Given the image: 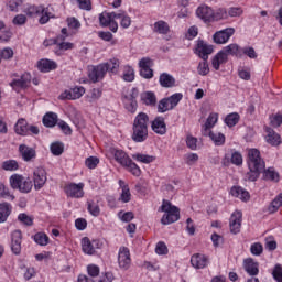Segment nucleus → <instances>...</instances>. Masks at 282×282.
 <instances>
[{"label":"nucleus","instance_id":"obj_1","mask_svg":"<svg viewBox=\"0 0 282 282\" xmlns=\"http://www.w3.org/2000/svg\"><path fill=\"white\" fill-rule=\"evenodd\" d=\"M247 163L249 172H247L245 180L248 182H257L262 173L264 180L279 182V173H276L272 167L265 170V161L261 159V152H259L258 149L249 150Z\"/></svg>","mask_w":282,"mask_h":282},{"label":"nucleus","instance_id":"obj_2","mask_svg":"<svg viewBox=\"0 0 282 282\" xmlns=\"http://www.w3.org/2000/svg\"><path fill=\"white\" fill-rule=\"evenodd\" d=\"M228 56H236V58H241V56H243L241 46H239L237 43H232L220 50L212 59V65L216 72H219L220 65L228 63Z\"/></svg>","mask_w":282,"mask_h":282},{"label":"nucleus","instance_id":"obj_3","mask_svg":"<svg viewBox=\"0 0 282 282\" xmlns=\"http://www.w3.org/2000/svg\"><path fill=\"white\" fill-rule=\"evenodd\" d=\"M132 140L133 142H144L149 138V115L140 112L132 127Z\"/></svg>","mask_w":282,"mask_h":282},{"label":"nucleus","instance_id":"obj_4","mask_svg":"<svg viewBox=\"0 0 282 282\" xmlns=\"http://www.w3.org/2000/svg\"><path fill=\"white\" fill-rule=\"evenodd\" d=\"M113 155L116 162L127 169L129 173L134 175V177H140L142 175V170H140V166H138V164H135L133 160L127 155V152L122 150H116Z\"/></svg>","mask_w":282,"mask_h":282},{"label":"nucleus","instance_id":"obj_5","mask_svg":"<svg viewBox=\"0 0 282 282\" xmlns=\"http://www.w3.org/2000/svg\"><path fill=\"white\" fill-rule=\"evenodd\" d=\"M162 213H165L161 218V224L163 226H169L180 221V207L174 206L171 202L163 199L161 206Z\"/></svg>","mask_w":282,"mask_h":282},{"label":"nucleus","instance_id":"obj_6","mask_svg":"<svg viewBox=\"0 0 282 282\" xmlns=\"http://www.w3.org/2000/svg\"><path fill=\"white\" fill-rule=\"evenodd\" d=\"M183 95L181 93H176L170 97L163 98L158 104V112L166 113V111H173L176 105H180V100H182Z\"/></svg>","mask_w":282,"mask_h":282},{"label":"nucleus","instance_id":"obj_7","mask_svg":"<svg viewBox=\"0 0 282 282\" xmlns=\"http://www.w3.org/2000/svg\"><path fill=\"white\" fill-rule=\"evenodd\" d=\"M25 14L26 17H40V14H42V17L39 20L41 25H45V23H47V21L52 19V13L50 12V9L44 8L43 6H31L26 8Z\"/></svg>","mask_w":282,"mask_h":282},{"label":"nucleus","instance_id":"obj_8","mask_svg":"<svg viewBox=\"0 0 282 282\" xmlns=\"http://www.w3.org/2000/svg\"><path fill=\"white\" fill-rule=\"evenodd\" d=\"M10 184L14 191H20V193H30L33 186L30 180H25L19 174H14L10 177Z\"/></svg>","mask_w":282,"mask_h":282},{"label":"nucleus","instance_id":"obj_9","mask_svg":"<svg viewBox=\"0 0 282 282\" xmlns=\"http://www.w3.org/2000/svg\"><path fill=\"white\" fill-rule=\"evenodd\" d=\"M47 183V171L43 166L36 167L33 172V184L35 191H41Z\"/></svg>","mask_w":282,"mask_h":282},{"label":"nucleus","instance_id":"obj_10","mask_svg":"<svg viewBox=\"0 0 282 282\" xmlns=\"http://www.w3.org/2000/svg\"><path fill=\"white\" fill-rule=\"evenodd\" d=\"M153 61L149 57H143L139 61L140 76L147 80H151L153 77V69H151Z\"/></svg>","mask_w":282,"mask_h":282},{"label":"nucleus","instance_id":"obj_11","mask_svg":"<svg viewBox=\"0 0 282 282\" xmlns=\"http://www.w3.org/2000/svg\"><path fill=\"white\" fill-rule=\"evenodd\" d=\"M84 95H85V87L77 86L62 93L59 95V100H78V98H83Z\"/></svg>","mask_w":282,"mask_h":282},{"label":"nucleus","instance_id":"obj_12","mask_svg":"<svg viewBox=\"0 0 282 282\" xmlns=\"http://www.w3.org/2000/svg\"><path fill=\"white\" fill-rule=\"evenodd\" d=\"M235 34V28H227L225 30L217 31L213 35V41L216 45H224L227 41H230V36Z\"/></svg>","mask_w":282,"mask_h":282},{"label":"nucleus","instance_id":"obj_13","mask_svg":"<svg viewBox=\"0 0 282 282\" xmlns=\"http://www.w3.org/2000/svg\"><path fill=\"white\" fill-rule=\"evenodd\" d=\"M135 98H138V89L135 88H132L130 94L123 97L126 109L130 113H135L138 109V101L135 100Z\"/></svg>","mask_w":282,"mask_h":282},{"label":"nucleus","instance_id":"obj_14","mask_svg":"<svg viewBox=\"0 0 282 282\" xmlns=\"http://www.w3.org/2000/svg\"><path fill=\"white\" fill-rule=\"evenodd\" d=\"M85 188L84 183H70L65 186V193L68 197H74L75 199H80V197H84L85 192L83 191Z\"/></svg>","mask_w":282,"mask_h":282},{"label":"nucleus","instance_id":"obj_15","mask_svg":"<svg viewBox=\"0 0 282 282\" xmlns=\"http://www.w3.org/2000/svg\"><path fill=\"white\" fill-rule=\"evenodd\" d=\"M242 218L243 214H241L239 210H236L231 214L229 219V228L232 235H239V232H241Z\"/></svg>","mask_w":282,"mask_h":282},{"label":"nucleus","instance_id":"obj_16","mask_svg":"<svg viewBox=\"0 0 282 282\" xmlns=\"http://www.w3.org/2000/svg\"><path fill=\"white\" fill-rule=\"evenodd\" d=\"M214 52L213 45L206 44L204 40H198L195 48V54L203 61H208V56Z\"/></svg>","mask_w":282,"mask_h":282},{"label":"nucleus","instance_id":"obj_17","mask_svg":"<svg viewBox=\"0 0 282 282\" xmlns=\"http://www.w3.org/2000/svg\"><path fill=\"white\" fill-rule=\"evenodd\" d=\"M118 263L121 270H129V268H131V253L129 252V248L121 247L119 249Z\"/></svg>","mask_w":282,"mask_h":282},{"label":"nucleus","instance_id":"obj_18","mask_svg":"<svg viewBox=\"0 0 282 282\" xmlns=\"http://www.w3.org/2000/svg\"><path fill=\"white\" fill-rule=\"evenodd\" d=\"M196 15L202 19L205 23H210L215 21V11L208 6H200L196 10Z\"/></svg>","mask_w":282,"mask_h":282},{"label":"nucleus","instance_id":"obj_19","mask_svg":"<svg viewBox=\"0 0 282 282\" xmlns=\"http://www.w3.org/2000/svg\"><path fill=\"white\" fill-rule=\"evenodd\" d=\"M107 66L105 64H99L93 67L91 72L88 74L89 78L94 83H98V80H102L105 75L107 74Z\"/></svg>","mask_w":282,"mask_h":282},{"label":"nucleus","instance_id":"obj_20","mask_svg":"<svg viewBox=\"0 0 282 282\" xmlns=\"http://www.w3.org/2000/svg\"><path fill=\"white\" fill-rule=\"evenodd\" d=\"M30 83H32V75L24 73L19 79H13L10 85L13 89H25L30 87Z\"/></svg>","mask_w":282,"mask_h":282},{"label":"nucleus","instance_id":"obj_21","mask_svg":"<svg viewBox=\"0 0 282 282\" xmlns=\"http://www.w3.org/2000/svg\"><path fill=\"white\" fill-rule=\"evenodd\" d=\"M23 241V235L21 230H14L11 234V250L13 254H21V242Z\"/></svg>","mask_w":282,"mask_h":282},{"label":"nucleus","instance_id":"obj_22","mask_svg":"<svg viewBox=\"0 0 282 282\" xmlns=\"http://www.w3.org/2000/svg\"><path fill=\"white\" fill-rule=\"evenodd\" d=\"M19 153L24 162H32L36 160V150L25 144L19 145Z\"/></svg>","mask_w":282,"mask_h":282},{"label":"nucleus","instance_id":"obj_23","mask_svg":"<svg viewBox=\"0 0 282 282\" xmlns=\"http://www.w3.org/2000/svg\"><path fill=\"white\" fill-rule=\"evenodd\" d=\"M230 162L236 166H241L243 164V156H241V153L239 152L226 154L225 158L223 159L224 166H229Z\"/></svg>","mask_w":282,"mask_h":282},{"label":"nucleus","instance_id":"obj_24","mask_svg":"<svg viewBox=\"0 0 282 282\" xmlns=\"http://www.w3.org/2000/svg\"><path fill=\"white\" fill-rule=\"evenodd\" d=\"M243 269L249 276H257L259 274V262H254L252 258H247L243 260Z\"/></svg>","mask_w":282,"mask_h":282},{"label":"nucleus","instance_id":"obj_25","mask_svg":"<svg viewBox=\"0 0 282 282\" xmlns=\"http://www.w3.org/2000/svg\"><path fill=\"white\" fill-rule=\"evenodd\" d=\"M191 263L193 268L202 270L203 268H206V265H208V257H206L205 254L196 253L192 256Z\"/></svg>","mask_w":282,"mask_h":282},{"label":"nucleus","instance_id":"obj_26","mask_svg":"<svg viewBox=\"0 0 282 282\" xmlns=\"http://www.w3.org/2000/svg\"><path fill=\"white\" fill-rule=\"evenodd\" d=\"M151 127L154 133H158L159 135H166V122H164V119L162 117H156L152 121Z\"/></svg>","mask_w":282,"mask_h":282},{"label":"nucleus","instance_id":"obj_27","mask_svg":"<svg viewBox=\"0 0 282 282\" xmlns=\"http://www.w3.org/2000/svg\"><path fill=\"white\" fill-rule=\"evenodd\" d=\"M232 197L241 199V202H248L250 199V193L243 189L241 186H234L230 189Z\"/></svg>","mask_w":282,"mask_h":282},{"label":"nucleus","instance_id":"obj_28","mask_svg":"<svg viewBox=\"0 0 282 282\" xmlns=\"http://www.w3.org/2000/svg\"><path fill=\"white\" fill-rule=\"evenodd\" d=\"M56 62L51 59H40L37 62V69L44 74H47V72H52L53 69H56Z\"/></svg>","mask_w":282,"mask_h":282},{"label":"nucleus","instance_id":"obj_29","mask_svg":"<svg viewBox=\"0 0 282 282\" xmlns=\"http://www.w3.org/2000/svg\"><path fill=\"white\" fill-rule=\"evenodd\" d=\"M159 83L161 87H165V89H171V87H175V79L172 75L167 73H163L160 75Z\"/></svg>","mask_w":282,"mask_h":282},{"label":"nucleus","instance_id":"obj_30","mask_svg":"<svg viewBox=\"0 0 282 282\" xmlns=\"http://www.w3.org/2000/svg\"><path fill=\"white\" fill-rule=\"evenodd\" d=\"M14 131L18 135H28L30 131V126L25 119H19L14 126Z\"/></svg>","mask_w":282,"mask_h":282},{"label":"nucleus","instance_id":"obj_31","mask_svg":"<svg viewBox=\"0 0 282 282\" xmlns=\"http://www.w3.org/2000/svg\"><path fill=\"white\" fill-rule=\"evenodd\" d=\"M115 19H120V25L123 28V30H127L131 28V17L127 14V11L120 10L118 13H116Z\"/></svg>","mask_w":282,"mask_h":282},{"label":"nucleus","instance_id":"obj_32","mask_svg":"<svg viewBox=\"0 0 282 282\" xmlns=\"http://www.w3.org/2000/svg\"><path fill=\"white\" fill-rule=\"evenodd\" d=\"M267 142L272 147H279V144L281 143V135L274 132V130H272L271 128H267Z\"/></svg>","mask_w":282,"mask_h":282},{"label":"nucleus","instance_id":"obj_33","mask_svg":"<svg viewBox=\"0 0 282 282\" xmlns=\"http://www.w3.org/2000/svg\"><path fill=\"white\" fill-rule=\"evenodd\" d=\"M42 122L44 127H47V128L56 127V123L58 122V115L54 112H47L43 117Z\"/></svg>","mask_w":282,"mask_h":282},{"label":"nucleus","instance_id":"obj_34","mask_svg":"<svg viewBox=\"0 0 282 282\" xmlns=\"http://www.w3.org/2000/svg\"><path fill=\"white\" fill-rule=\"evenodd\" d=\"M116 12H102L99 14V23L102 28H109V23L116 19Z\"/></svg>","mask_w":282,"mask_h":282},{"label":"nucleus","instance_id":"obj_35","mask_svg":"<svg viewBox=\"0 0 282 282\" xmlns=\"http://www.w3.org/2000/svg\"><path fill=\"white\" fill-rule=\"evenodd\" d=\"M10 213H12V206L8 203L0 204V224L8 221V217H10Z\"/></svg>","mask_w":282,"mask_h":282},{"label":"nucleus","instance_id":"obj_36","mask_svg":"<svg viewBox=\"0 0 282 282\" xmlns=\"http://www.w3.org/2000/svg\"><path fill=\"white\" fill-rule=\"evenodd\" d=\"M82 250L85 254H94V252H96L94 243H91V240L87 237L82 239Z\"/></svg>","mask_w":282,"mask_h":282},{"label":"nucleus","instance_id":"obj_37","mask_svg":"<svg viewBox=\"0 0 282 282\" xmlns=\"http://www.w3.org/2000/svg\"><path fill=\"white\" fill-rule=\"evenodd\" d=\"M209 138L213 140L216 147H221L226 143V135H224L221 132H209Z\"/></svg>","mask_w":282,"mask_h":282},{"label":"nucleus","instance_id":"obj_38","mask_svg":"<svg viewBox=\"0 0 282 282\" xmlns=\"http://www.w3.org/2000/svg\"><path fill=\"white\" fill-rule=\"evenodd\" d=\"M153 32H155L156 34H166L167 32H170L169 23L162 20L155 22Z\"/></svg>","mask_w":282,"mask_h":282},{"label":"nucleus","instance_id":"obj_39","mask_svg":"<svg viewBox=\"0 0 282 282\" xmlns=\"http://www.w3.org/2000/svg\"><path fill=\"white\" fill-rule=\"evenodd\" d=\"M67 50H74V43H72V42H61L55 47V54L57 56H62L63 52H67Z\"/></svg>","mask_w":282,"mask_h":282},{"label":"nucleus","instance_id":"obj_40","mask_svg":"<svg viewBox=\"0 0 282 282\" xmlns=\"http://www.w3.org/2000/svg\"><path fill=\"white\" fill-rule=\"evenodd\" d=\"M142 100L144 105H150L151 107H155V105H158V98L155 97V93L148 91L143 94Z\"/></svg>","mask_w":282,"mask_h":282},{"label":"nucleus","instance_id":"obj_41","mask_svg":"<svg viewBox=\"0 0 282 282\" xmlns=\"http://www.w3.org/2000/svg\"><path fill=\"white\" fill-rule=\"evenodd\" d=\"M133 160H137V162H142V164H151V162L155 161V156L148 155V154H133Z\"/></svg>","mask_w":282,"mask_h":282},{"label":"nucleus","instance_id":"obj_42","mask_svg":"<svg viewBox=\"0 0 282 282\" xmlns=\"http://www.w3.org/2000/svg\"><path fill=\"white\" fill-rule=\"evenodd\" d=\"M197 73L199 76H208L210 74V67L208 66V59H203L197 66Z\"/></svg>","mask_w":282,"mask_h":282},{"label":"nucleus","instance_id":"obj_43","mask_svg":"<svg viewBox=\"0 0 282 282\" xmlns=\"http://www.w3.org/2000/svg\"><path fill=\"white\" fill-rule=\"evenodd\" d=\"M33 239L37 246H47L50 243V237L43 232L35 234Z\"/></svg>","mask_w":282,"mask_h":282},{"label":"nucleus","instance_id":"obj_44","mask_svg":"<svg viewBox=\"0 0 282 282\" xmlns=\"http://www.w3.org/2000/svg\"><path fill=\"white\" fill-rule=\"evenodd\" d=\"M104 65L107 66V72H111V74H116L118 72V68L120 67V61H118L117 58H112L107 63H104Z\"/></svg>","mask_w":282,"mask_h":282},{"label":"nucleus","instance_id":"obj_45","mask_svg":"<svg viewBox=\"0 0 282 282\" xmlns=\"http://www.w3.org/2000/svg\"><path fill=\"white\" fill-rule=\"evenodd\" d=\"M282 206V193L279 194L270 204L269 206V213H276L279 210V207Z\"/></svg>","mask_w":282,"mask_h":282},{"label":"nucleus","instance_id":"obj_46","mask_svg":"<svg viewBox=\"0 0 282 282\" xmlns=\"http://www.w3.org/2000/svg\"><path fill=\"white\" fill-rule=\"evenodd\" d=\"M65 151V145L62 142H54L51 144V153L53 155H63Z\"/></svg>","mask_w":282,"mask_h":282},{"label":"nucleus","instance_id":"obj_47","mask_svg":"<svg viewBox=\"0 0 282 282\" xmlns=\"http://www.w3.org/2000/svg\"><path fill=\"white\" fill-rule=\"evenodd\" d=\"M239 122V113L232 112L225 118L227 127H235Z\"/></svg>","mask_w":282,"mask_h":282},{"label":"nucleus","instance_id":"obj_48","mask_svg":"<svg viewBox=\"0 0 282 282\" xmlns=\"http://www.w3.org/2000/svg\"><path fill=\"white\" fill-rule=\"evenodd\" d=\"M66 23L69 30H74L75 32H78V30H80V21H78V19L74 17L67 18Z\"/></svg>","mask_w":282,"mask_h":282},{"label":"nucleus","instance_id":"obj_49","mask_svg":"<svg viewBox=\"0 0 282 282\" xmlns=\"http://www.w3.org/2000/svg\"><path fill=\"white\" fill-rule=\"evenodd\" d=\"M3 171H17L19 169V163L14 160H8L2 163Z\"/></svg>","mask_w":282,"mask_h":282},{"label":"nucleus","instance_id":"obj_50","mask_svg":"<svg viewBox=\"0 0 282 282\" xmlns=\"http://www.w3.org/2000/svg\"><path fill=\"white\" fill-rule=\"evenodd\" d=\"M250 252L251 254H254V257H261V254H263V245L254 242L251 245Z\"/></svg>","mask_w":282,"mask_h":282},{"label":"nucleus","instance_id":"obj_51","mask_svg":"<svg viewBox=\"0 0 282 282\" xmlns=\"http://www.w3.org/2000/svg\"><path fill=\"white\" fill-rule=\"evenodd\" d=\"M185 164L188 166H193L197 160H199V155L197 153H187L184 155Z\"/></svg>","mask_w":282,"mask_h":282},{"label":"nucleus","instance_id":"obj_52","mask_svg":"<svg viewBox=\"0 0 282 282\" xmlns=\"http://www.w3.org/2000/svg\"><path fill=\"white\" fill-rule=\"evenodd\" d=\"M120 199L123 204H129V202H131V191L129 189V186H123Z\"/></svg>","mask_w":282,"mask_h":282},{"label":"nucleus","instance_id":"obj_53","mask_svg":"<svg viewBox=\"0 0 282 282\" xmlns=\"http://www.w3.org/2000/svg\"><path fill=\"white\" fill-rule=\"evenodd\" d=\"M98 164H100V159L96 156H89L85 161V165L87 166V169H96Z\"/></svg>","mask_w":282,"mask_h":282},{"label":"nucleus","instance_id":"obj_54","mask_svg":"<svg viewBox=\"0 0 282 282\" xmlns=\"http://www.w3.org/2000/svg\"><path fill=\"white\" fill-rule=\"evenodd\" d=\"M87 272H88L90 279H96V276H98L100 274V268H98V265H96V264H89L87 267Z\"/></svg>","mask_w":282,"mask_h":282},{"label":"nucleus","instance_id":"obj_55","mask_svg":"<svg viewBox=\"0 0 282 282\" xmlns=\"http://www.w3.org/2000/svg\"><path fill=\"white\" fill-rule=\"evenodd\" d=\"M272 276L274 281L282 282V267L281 264H275L272 271Z\"/></svg>","mask_w":282,"mask_h":282},{"label":"nucleus","instance_id":"obj_56","mask_svg":"<svg viewBox=\"0 0 282 282\" xmlns=\"http://www.w3.org/2000/svg\"><path fill=\"white\" fill-rule=\"evenodd\" d=\"M118 217L119 219H121V221L129 223V221H132V219L135 216L133 215V212H126V213L119 212Z\"/></svg>","mask_w":282,"mask_h":282},{"label":"nucleus","instance_id":"obj_57","mask_svg":"<svg viewBox=\"0 0 282 282\" xmlns=\"http://www.w3.org/2000/svg\"><path fill=\"white\" fill-rule=\"evenodd\" d=\"M19 221H21L22 224H24V226H32L34 224V219L30 216H28V214H20L18 216Z\"/></svg>","mask_w":282,"mask_h":282},{"label":"nucleus","instance_id":"obj_58","mask_svg":"<svg viewBox=\"0 0 282 282\" xmlns=\"http://www.w3.org/2000/svg\"><path fill=\"white\" fill-rule=\"evenodd\" d=\"M88 212L93 217H98L100 215V206L96 203H88Z\"/></svg>","mask_w":282,"mask_h":282},{"label":"nucleus","instance_id":"obj_59","mask_svg":"<svg viewBox=\"0 0 282 282\" xmlns=\"http://www.w3.org/2000/svg\"><path fill=\"white\" fill-rule=\"evenodd\" d=\"M13 25H25L28 23V17L25 14H18L12 20Z\"/></svg>","mask_w":282,"mask_h":282},{"label":"nucleus","instance_id":"obj_60","mask_svg":"<svg viewBox=\"0 0 282 282\" xmlns=\"http://www.w3.org/2000/svg\"><path fill=\"white\" fill-rule=\"evenodd\" d=\"M186 144H187V148L191 149V151H196L197 150V138H195L193 135H187Z\"/></svg>","mask_w":282,"mask_h":282},{"label":"nucleus","instance_id":"obj_61","mask_svg":"<svg viewBox=\"0 0 282 282\" xmlns=\"http://www.w3.org/2000/svg\"><path fill=\"white\" fill-rule=\"evenodd\" d=\"M0 55L4 61H10L12 56H14V51L11 47H6L2 51H0Z\"/></svg>","mask_w":282,"mask_h":282},{"label":"nucleus","instance_id":"obj_62","mask_svg":"<svg viewBox=\"0 0 282 282\" xmlns=\"http://www.w3.org/2000/svg\"><path fill=\"white\" fill-rule=\"evenodd\" d=\"M242 54H245L246 56H248L249 58H257V51H254V47H245L241 48Z\"/></svg>","mask_w":282,"mask_h":282},{"label":"nucleus","instance_id":"obj_63","mask_svg":"<svg viewBox=\"0 0 282 282\" xmlns=\"http://www.w3.org/2000/svg\"><path fill=\"white\" fill-rule=\"evenodd\" d=\"M155 252L156 254H166L169 252V248L166 247V243L158 242Z\"/></svg>","mask_w":282,"mask_h":282},{"label":"nucleus","instance_id":"obj_64","mask_svg":"<svg viewBox=\"0 0 282 282\" xmlns=\"http://www.w3.org/2000/svg\"><path fill=\"white\" fill-rule=\"evenodd\" d=\"M271 127H280L282 123V115H274L270 117Z\"/></svg>","mask_w":282,"mask_h":282}]
</instances>
